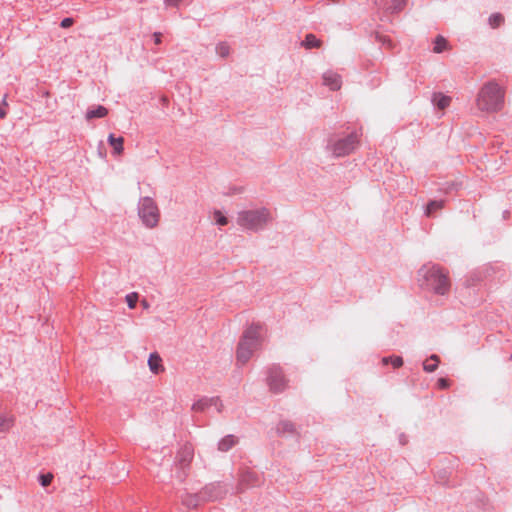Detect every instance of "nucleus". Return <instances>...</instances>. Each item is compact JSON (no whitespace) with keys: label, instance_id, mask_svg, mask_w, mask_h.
<instances>
[{"label":"nucleus","instance_id":"1","mask_svg":"<svg viewBox=\"0 0 512 512\" xmlns=\"http://www.w3.org/2000/svg\"><path fill=\"white\" fill-rule=\"evenodd\" d=\"M421 285L438 295H445L450 290L448 272L437 264H424L418 271Z\"/></svg>","mask_w":512,"mask_h":512},{"label":"nucleus","instance_id":"2","mask_svg":"<svg viewBox=\"0 0 512 512\" xmlns=\"http://www.w3.org/2000/svg\"><path fill=\"white\" fill-rule=\"evenodd\" d=\"M261 330L262 326L260 324H252L244 331L236 352V359L239 364L245 365L253 353L259 349Z\"/></svg>","mask_w":512,"mask_h":512},{"label":"nucleus","instance_id":"3","mask_svg":"<svg viewBox=\"0 0 512 512\" xmlns=\"http://www.w3.org/2000/svg\"><path fill=\"white\" fill-rule=\"evenodd\" d=\"M271 221V212L265 207L239 211L236 218L239 227L251 232H258L265 229Z\"/></svg>","mask_w":512,"mask_h":512},{"label":"nucleus","instance_id":"4","mask_svg":"<svg viewBox=\"0 0 512 512\" xmlns=\"http://www.w3.org/2000/svg\"><path fill=\"white\" fill-rule=\"evenodd\" d=\"M504 105V91L494 81L486 83L479 91L477 106L482 111L496 112Z\"/></svg>","mask_w":512,"mask_h":512},{"label":"nucleus","instance_id":"5","mask_svg":"<svg viewBox=\"0 0 512 512\" xmlns=\"http://www.w3.org/2000/svg\"><path fill=\"white\" fill-rule=\"evenodd\" d=\"M359 143V135L356 131L351 132L345 137H330L327 148L335 157H344L352 153Z\"/></svg>","mask_w":512,"mask_h":512},{"label":"nucleus","instance_id":"6","mask_svg":"<svg viewBox=\"0 0 512 512\" xmlns=\"http://www.w3.org/2000/svg\"><path fill=\"white\" fill-rule=\"evenodd\" d=\"M137 208L138 215L145 227L152 229L158 225L160 211L156 202L151 197H141Z\"/></svg>","mask_w":512,"mask_h":512},{"label":"nucleus","instance_id":"7","mask_svg":"<svg viewBox=\"0 0 512 512\" xmlns=\"http://www.w3.org/2000/svg\"><path fill=\"white\" fill-rule=\"evenodd\" d=\"M267 384L273 393H281L287 386V380L280 366L272 365L267 370Z\"/></svg>","mask_w":512,"mask_h":512},{"label":"nucleus","instance_id":"8","mask_svg":"<svg viewBox=\"0 0 512 512\" xmlns=\"http://www.w3.org/2000/svg\"><path fill=\"white\" fill-rule=\"evenodd\" d=\"M204 503L220 500L228 493L227 485L223 482H212L205 485L200 491Z\"/></svg>","mask_w":512,"mask_h":512},{"label":"nucleus","instance_id":"9","mask_svg":"<svg viewBox=\"0 0 512 512\" xmlns=\"http://www.w3.org/2000/svg\"><path fill=\"white\" fill-rule=\"evenodd\" d=\"M264 482L263 475L257 471L246 469L240 474L237 490L243 492L246 489L259 487Z\"/></svg>","mask_w":512,"mask_h":512},{"label":"nucleus","instance_id":"10","mask_svg":"<svg viewBox=\"0 0 512 512\" xmlns=\"http://www.w3.org/2000/svg\"><path fill=\"white\" fill-rule=\"evenodd\" d=\"M193 455H194L193 449L188 445H185L178 452L176 459L182 469V471L177 475V477L179 478L180 481H183L186 478V476H187L186 468L191 463V461L193 459Z\"/></svg>","mask_w":512,"mask_h":512},{"label":"nucleus","instance_id":"11","mask_svg":"<svg viewBox=\"0 0 512 512\" xmlns=\"http://www.w3.org/2000/svg\"><path fill=\"white\" fill-rule=\"evenodd\" d=\"M212 406L215 407L218 413L223 410V403L219 397H202L192 405V410L203 412Z\"/></svg>","mask_w":512,"mask_h":512},{"label":"nucleus","instance_id":"12","mask_svg":"<svg viewBox=\"0 0 512 512\" xmlns=\"http://www.w3.org/2000/svg\"><path fill=\"white\" fill-rule=\"evenodd\" d=\"M323 85L332 91H338L342 86V77L335 71L328 70L322 75Z\"/></svg>","mask_w":512,"mask_h":512},{"label":"nucleus","instance_id":"13","mask_svg":"<svg viewBox=\"0 0 512 512\" xmlns=\"http://www.w3.org/2000/svg\"><path fill=\"white\" fill-rule=\"evenodd\" d=\"M182 504L188 509H195L198 506L204 504L200 492L197 493H185L181 496Z\"/></svg>","mask_w":512,"mask_h":512},{"label":"nucleus","instance_id":"14","mask_svg":"<svg viewBox=\"0 0 512 512\" xmlns=\"http://www.w3.org/2000/svg\"><path fill=\"white\" fill-rule=\"evenodd\" d=\"M276 432L279 436H292L297 433L294 423L289 420H282L276 426Z\"/></svg>","mask_w":512,"mask_h":512},{"label":"nucleus","instance_id":"15","mask_svg":"<svg viewBox=\"0 0 512 512\" xmlns=\"http://www.w3.org/2000/svg\"><path fill=\"white\" fill-rule=\"evenodd\" d=\"M431 101L435 107L440 110H444L451 104L452 98L448 95H444L441 92H435L432 94Z\"/></svg>","mask_w":512,"mask_h":512},{"label":"nucleus","instance_id":"16","mask_svg":"<svg viewBox=\"0 0 512 512\" xmlns=\"http://www.w3.org/2000/svg\"><path fill=\"white\" fill-rule=\"evenodd\" d=\"M238 443V438L232 434L224 436L218 442V450L227 452Z\"/></svg>","mask_w":512,"mask_h":512},{"label":"nucleus","instance_id":"17","mask_svg":"<svg viewBox=\"0 0 512 512\" xmlns=\"http://www.w3.org/2000/svg\"><path fill=\"white\" fill-rule=\"evenodd\" d=\"M406 6V0H389L382 7L391 14L401 12Z\"/></svg>","mask_w":512,"mask_h":512},{"label":"nucleus","instance_id":"18","mask_svg":"<svg viewBox=\"0 0 512 512\" xmlns=\"http://www.w3.org/2000/svg\"><path fill=\"white\" fill-rule=\"evenodd\" d=\"M108 143L113 148V154L119 155L124 149V138L119 136L116 137L113 133L108 136Z\"/></svg>","mask_w":512,"mask_h":512},{"label":"nucleus","instance_id":"19","mask_svg":"<svg viewBox=\"0 0 512 512\" xmlns=\"http://www.w3.org/2000/svg\"><path fill=\"white\" fill-rule=\"evenodd\" d=\"M445 205V200H431L427 203L424 214L427 217H432L435 212L441 210Z\"/></svg>","mask_w":512,"mask_h":512},{"label":"nucleus","instance_id":"20","mask_svg":"<svg viewBox=\"0 0 512 512\" xmlns=\"http://www.w3.org/2000/svg\"><path fill=\"white\" fill-rule=\"evenodd\" d=\"M108 114V109L102 105H98L94 108L88 109L86 112V119L91 120L94 118H103Z\"/></svg>","mask_w":512,"mask_h":512},{"label":"nucleus","instance_id":"21","mask_svg":"<svg viewBox=\"0 0 512 512\" xmlns=\"http://www.w3.org/2000/svg\"><path fill=\"white\" fill-rule=\"evenodd\" d=\"M161 362L162 359L156 352L150 354L148 359V366L154 374H158L160 371L163 370Z\"/></svg>","mask_w":512,"mask_h":512},{"label":"nucleus","instance_id":"22","mask_svg":"<svg viewBox=\"0 0 512 512\" xmlns=\"http://www.w3.org/2000/svg\"><path fill=\"white\" fill-rule=\"evenodd\" d=\"M321 43V40H319L314 34L309 33L301 42V46H303L306 49L319 48L321 46Z\"/></svg>","mask_w":512,"mask_h":512},{"label":"nucleus","instance_id":"23","mask_svg":"<svg viewBox=\"0 0 512 512\" xmlns=\"http://www.w3.org/2000/svg\"><path fill=\"white\" fill-rule=\"evenodd\" d=\"M439 361L440 359L436 354L431 355L429 360L423 363V370L428 373L434 372L438 367Z\"/></svg>","mask_w":512,"mask_h":512},{"label":"nucleus","instance_id":"24","mask_svg":"<svg viewBox=\"0 0 512 512\" xmlns=\"http://www.w3.org/2000/svg\"><path fill=\"white\" fill-rule=\"evenodd\" d=\"M483 279V272L481 270H474L466 277L465 284L467 287L475 285Z\"/></svg>","mask_w":512,"mask_h":512},{"label":"nucleus","instance_id":"25","mask_svg":"<svg viewBox=\"0 0 512 512\" xmlns=\"http://www.w3.org/2000/svg\"><path fill=\"white\" fill-rule=\"evenodd\" d=\"M447 45V40L443 36L438 35L434 41L433 51L435 53H442L447 48Z\"/></svg>","mask_w":512,"mask_h":512},{"label":"nucleus","instance_id":"26","mask_svg":"<svg viewBox=\"0 0 512 512\" xmlns=\"http://www.w3.org/2000/svg\"><path fill=\"white\" fill-rule=\"evenodd\" d=\"M488 22L492 28H496L504 22V17L501 13H493L490 15Z\"/></svg>","mask_w":512,"mask_h":512},{"label":"nucleus","instance_id":"27","mask_svg":"<svg viewBox=\"0 0 512 512\" xmlns=\"http://www.w3.org/2000/svg\"><path fill=\"white\" fill-rule=\"evenodd\" d=\"M382 362L384 365H387L388 363H391L394 368H399L403 365V359L400 356H390V357H384L382 359Z\"/></svg>","mask_w":512,"mask_h":512},{"label":"nucleus","instance_id":"28","mask_svg":"<svg viewBox=\"0 0 512 512\" xmlns=\"http://www.w3.org/2000/svg\"><path fill=\"white\" fill-rule=\"evenodd\" d=\"M216 53L222 57L225 58L230 53V47L226 42H220L216 45Z\"/></svg>","mask_w":512,"mask_h":512},{"label":"nucleus","instance_id":"29","mask_svg":"<svg viewBox=\"0 0 512 512\" xmlns=\"http://www.w3.org/2000/svg\"><path fill=\"white\" fill-rule=\"evenodd\" d=\"M213 219L219 226H225L228 224V218L220 210H215L213 212Z\"/></svg>","mask_w":512,"mask_h":512},{"label":"nucleus","instance_id":"30","mask_svg":"<svg viewBox=\"0 0 512 512\" xmlns=\"http://www.w3.org/2000/svg\"><path fill=\"white\" fill-rule=\"evenodd\" d=\"M376 40L381 43L382 45H385L389 48L393 47V42L390 37L386 35H382L380 33H376Z\"/></svg>","mask_w":512,"mask_h":512},{"label":"nucleus","instance_id":"31","mask_svg":"<svg viewBox=\"0 0 512 512\" xmlns=\"http://www.w3.org/2000/svg\"><path fill=\"white\" fill-rule=\"evenodd\" d=\"M52 479H53V476L50 473H48V474H41L39 476V482H40V484L43 487H47L48 485H50Z\"/></svg>","mask_w":512,"mask_h":512},{"label":"nucleus","instance_id":"32","mask_svg":"<svg viewBox=\"0 0 512 512\" xmlns=\"http://www.w3.org/2000/svg\"><path fill=\"white\" fill-rule=\"evenodd\" d=\"M6 95L3 96L0 103V119H4L7 115V101H6Z\"/></svg>","mask_w":512,"mask_h":512},{"label":"nucleus","instance_id":"33","mask_svg":"<svg viewBox=\"0 0 512 512\" xmlns=\"http://www.w3.org/2000/svg\"><path fill=\"white\" fill-rule=\"evenodd\" d=\"M126 300H127L129 308H134L136 306V302H137V294L136 293L128 294L126 296Z\"/></svg>","mask_w":512,"mask_h":512},{"label":"nucleus","instance_id":"34","mask_svg":"<svg viewBox=\"0 0 512 512\" xmlns=\"http://www.w3.org/2000/svg\"><path fill=\"white\" fill-rule=\"evenodd\" d=\"M73 23H74L73 18L66 17V18L62 19V21L60 22V27L66 29V28L71 27L73 25Z\"/></svg>","mask_w":512,"mask_h":512},{"label":"nucleus","instance_id":"35","mask_svg":"<svg viewBox=\"0 0 512 512\" xmlns=\"http://www.w3.org/2000/svg\"><path fill=\"white\" fill-rule=\"evenodd\" d=\"M182 0H164L167 6L179 7Z\"/></svg>","mask_w":512,"mask_h":512},{"label":"nucleus","instance_id":"36","mask_svg":"<svg viewBox=\"0 0 512 512\" xmlns=\"http://www.w3.org/2000/svg\"><path fill=\"white\" fill-rule=\"evenodd\" d=\"M438 385H439V387H440V388L445 389V388H448V386H449V382H448V380H447V379H445V378H440V379L438 380Z\"/></svg>","mask_w":512,"mask_h":512},{"label":"nucleus","instance_id":"37","mask_svg":"<svg viewBox=\"0 0 512 512\" xmlns=\"http://www.w3.org/2000/svg\"><path fill=\"white\" fill-rule=\"evenodd\" d=\"M407 442H408L407 436H406L404 433H401V434L399 435V443H400L401 445H406V444H407Z\"/></svg>","mask_w":512,"mask_h":512},{"label":"nucleus","instance_id":"38","mask_svg":"<svg viewBox=\"0 0 512 512\" xmlns=\"http://www.w3.org/2000/svg\"><path fill=\"white\" fill-rule=\"evenodd\" d=\"M161 36H162V35H161V33H160V32H155V33L153 34V38H154V42H155V44H157V45H158V44H160V43H161Z\"/></svg>","mask_w":512,"mask_h":512}]
</instances>
